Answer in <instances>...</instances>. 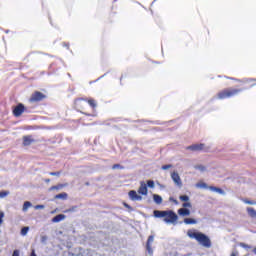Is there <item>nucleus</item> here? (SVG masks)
I'll use <instances>...</instances> for the list:
<instances>
[{
    "instance_id": "obj_1",
    "label": "nucleus",
    "mask_w": 256,
    "mask_h": 256,
    "mask_svg": "<svg viewBox=\"0 0 256 256\" xmlns=\"http://www.w3.org/2000/svg\"><path fill=\"white\" fill-rule=\"evenodd\" d=\"M87 104L90 105L92 109L97 107V102L93 98H76L74 100V109L79 113H82V115H86V117H93L92 114L87 113Z\"/></svg>"
},
{
    "instance_id": "obj_2",
    "label": "nucleus",
    "mask_w": 256,
    "mask_h": 256,
    "mask_svg": "<svg viewBox=\"0 0 256 256\" xmlns=\"http://www.w3.org/2000/svg\"><path fill=\"white\" fill-rule=\"evenodd\" d=\"M154 217L157 219H163L164 223H168L171 225H177V221L179 216L173 210H154L153 212Z\"/></svg>"
},
{
    "instance_id": "obj_3",
    "label": "nucleus",
    "mask_w": 256,
    "mask_h": 256,
    "mask_svg": "<svg viewBox=\"0 0 256 256\" xmlns=\"http://www.w3.org/2000/svg\"><path fill=\"white\" fill-rule=\"evenodd\" d=\"M187 235L190 239H196L202 247H206V249L211 247V239L202 232H197V230H188Z\"/></svg>"
},
{
    "instance_id": "obj_4",
    "label": "nucleus",
    "mask_w": 256,
    "mask_h": 256,
    "mask_svg": "<svg viewBox=\"0 0 256 256\" xmlns=\"http://www.w3.org/2000/svg\"><path fill=\"white\" fill-rule=\"evenodd\" d=\"M245 89L246 88H225L216 94V99L220 101L231 99V97H236V95H239V93H242Z\"/></svg>"
},
{
    "instance_id": "obj_5",
    "label": "nucleus",
    "mask_w": 256,
    "mask_h": 256,
    "mask_svg": "<svg viewBox=\"0 0 256 256\" xmlns=\"http://www.w3.org/2000/svg\"><path fill=\"white\" fill-rule=\"evenodd\" d=\"M44 99H47L45 94L40 91H35L29 98V103H41V101H44Z\"/></svg>"
},
{
    "instance_id": "obj_6",
    "label": "nucleus",
    "mask_w": 256,
    "mask_h": 256,
    "mask_svg": "<svg viewBox=\"0 0 256 256\" xmlns=\"http://www.w3.org/2000/svg\"><path fill=\"white\" fill-rule=\"evenodd\" d=\"M196 187H200L201 189H209L210 191H214L215 193H219V195H225V191L219 187L215 186H207V183L201 182L196 184Z\"/></svg>"
},
{
    "instance_id": "obj_7",
    "label": "nucleus",
    "mask_w": 256,
    "mask_h": 256,
    "mask_svg": "<svg viewBox=\"0 0 256 256\" xmlns=\"http://www.w3.org/2000/svg\"><path fill=\"white\" fill-rule=\"evenodd\" d=\"M24 111H26L25 105H23V103H19L16 107H14L12 113L14 117H21Z\"/></svg>"
},
{
    "instance_id": "obj_8",
    "label": "nucleus",
    "mask_w": 256,
    "mask_h": 256,
    "mask_svg": "<svg viewBox=\"0 0 256 256\" xmlns=\"http://www.w3.org/2000/svg\"><path fill=\"white\" fill-rule=\"evenodd\" d=\"M171 179L177 185L178 187L183 186V182L181 181V176H179V173L177 172H172L171 173Z\"/></svg>"
},
{
    "instance_id": "obj_9",
    "label": "nucleus",
    "mask_w": 256,
    "mask_h": 256,
    "mask_svg": "<svg viewBox=\"0 0 256 256\" xmlns=\"http://www.w3.org/2000/svg\"><path fill=\"white\" fill-rule=\"evenodd\" d=\"M155 241V235H150L146 242V250L149 253V255H152L153 248L151 247V244Z\"/></svg>"
},
{
    "instance_id": "obj_10",
    "label": "nucleus",
    "mask_w": 256,
    "mask_h": 256,
    "mask_svg": "<svg viewBox=\"0 0 256 256\" xmlns=\"http://www.w3.org/2000/svg\"><path fill=\"white\" fill-rule=\"evenodd\" d=\"M186 149L188 151H203V149H205V144L203 143L193 144V145L187 146Z\"/></svg>"
},
{
    "instance_id": "obj_11",
    "label": "nucleus",
    "mask_w": 256,
    "mask_h": 256,
    "mask_svg": "<svg viewBox=\"0 0 256 256\" xmlns=\"http://www.w3.org/2000/svg\"><path fill=\"white\" fill-rule=\"evenodd\" d=\"M22 141H23L24 147H29V145H31L32 143H35V139H33L32 135L23 136Z\"/></svg>"
},
{
    "instance_id": "obj_12",
    "label": "nucleus",
    "mask_w": 256,
    "mask_h": 256,
    "mask_svg": "<svg viewBox=\"0 0 256 256\" xmlns=\"http://www.w3.org/2000/svg\"><path fill=\"white\" fill-rule=\"evenodd\" d=\"M128 195L132 201H141V199H143V197L141 195H138L137 191L135 190L129 191Z\"/></svg>"
},
{
    "instance_id": "obj_13",
    "label": "nucleus",
    "mask_w": 256,
    "mask_h": 256,
    "mask_svg": "<svg viewBox=\"0 0 256 256\" xmlns=\"http://www.w3.org/2000/svg\"><path fill=\"white\" fill-rule=\"evenodd\" d=\"M178 215H180V217H189V215H191V210L187 208H180L178 209Z\"/></svg>"
},
{
    "instance_id": "obj_14",
    "label": "nucleus",
    "mask_w": 256,
    "mask_h": 256,
    "mask_svg": "<svg viewBox=\"0 0 256 256\" xmlns=\"http://www.w3.org/2000/svg\"><path fill=\"white\" fill-rule=\"evenodd\" d=\"M139 195H147L148 189H147V184L144 182H141L140 187L138 189Z\"/></svg>"
},
{
    "instance_id": "obj_15",
    "label": "nucleus",
    "mask_w": 256,
    "mask_h": 256,
    "mask_svg": "<svg viewBox=\"0 0 256 256\" xmlns=\"http://www.w3.org/2000/svg\"><path fill=\"white\" fill-rule=\"evenodd\" d=\"M246 211H247L249 217H251L252 219H256V210H255V208H253V207H248V208L246 209Z\"/></svg>"
},
{
    "instance_id": "obj_16",
    "label": "nucleus",
    "mask_w": 256,
    "mask_h": 256,
    "mask_svg": "<svg viewBox=\"0 0 256 256\" xmlns=\"http://www.w3.org/2000/svg\"><path fill=\"white\" fill-rule=\"evenodd\" d=\"M67 183H64V184H58L56 186H52L49 188V191H59V189H63V187H67Z\"/></svg>"
},
{
    "instance_id": "obj_17",
    "label": "nucleus",
    "mask_w": 256,
    "mask_h": 256,
    "mask_svg": "<svg viewBox=\"0 0 256 256\" xmlns=\"http://www.w3.org/2000/svg\"><path fill=\"white\" fill-rule=\"evenodd\" d=\"M153 199L156 205H161V203H163V198L159 196V194H154Z\"/></svg>"
},
{
    "instance_id": "obj_18",
    "label": "nucleus",
    "mask_w": 256,
    "mask_h": 256,
    "mask_svg": "<svg viewBox=\"0 0 256 256\" xmlns=\"http://www.w3.org/2000/svg\"><path fill=\"white\" fill-rule=\"evenodd\" d=\"M63 219H65V215L58 214L52 219V221H53V223H59L60 221H63Z\"/></svg>"
},
{
    "instance_id": "obj_19",
    "label": "nucleus",
    "mask_w": 256,
    "mask_h": 256,
    "mask_svg": "<svg viewBox=\"0 0 256 256\" xmlns=\"http://www.w3.org/2000/svg\"><path fill=\"white\" fill-rule=\"evenodd\" d=\"M184 223H185V225H196L197 220H195L193 218H185Z\"/></svg>"
},
{
    "instance_id": "obj_20",
    "label": "nucleus",
    "mask_w": 256,
    "mask_h": 256,
    "mask_svg": "<svg viewBox=\"0 0 256 256\" xmlns=\"http://www.w3.org/2000/svg\"><path fill=\"white\" fill-rule=\"evenodd\" d=\"M67 197H68L67 193L63 192L55 195L54 199H67Z\"/></svg>"
},
{
    "instance_id": "obj_21",
    "label": "nucleus",
    "mask_w": 256,
    "mask_h": 256,
    "mask_svg": "<svg viewBox=\"0 0 256 256\" xmlns=\"http://www.w3.org/2000/svg\"><path fill=\"white\" fill-rule=\"evenodd\" d=\"M29 207H31V202H29V201L24 202L22 211H24V212L27 211V209H29Z\"/></svg>"
},
{
    "instance_id": "obj_22",
    "label": "nucleus",
    "mask_w": 256,
    "mask_h": 256,
    "mask_svg": "<svg viewBox=\"0 0 256 256\" xmlns=\"http://www.w3.org/2000/svg\"><path fill=\"white\" fill-rule=\"evenodd\" d=\"M27 233H29V227H23V228L21 229V235H22L23 237H25V235H27Z\"/></svg>"
},
{
    "instance_id": "obj_23",
    "label": "nucleus",
    "mask_w": 256,
    "mask_h": 256,
    "mask_svg": "<svg viewBox=\"0 0 256 256\" xmlns=\"http://www.w3.org/2000/svg\"><path fill=\"white\" fill-rule=\"evenodd\" d=\"M243 203H246V205H256V202L253 200L243 199Z\"/></svg>"
},
{
    "instance_id": "obj_24",
    "label": "nucleus",
    "mask_w": 256,
    "mask_h": 256,
    "mask_svg": "<svg viewBox=\"0 0 256 256\" xmlns=\"http://www.w3.org/2000/svg\"><path fill=\"white\" fill-rule=\"evenodd\" d=\"M147 186L150 187V189H153L155 187V181L148 180L147 181Z\"/></svg>"
},
{
    "instance_id": "obj_25",
    "label": "nucleus",
    "mask_w": 256,
    "mask_h": 256,
    "mask_svg": "<svg viewBox=\"0 0 256 256\" xmlns=\"http://www.w3.org/2000/svg\"><path fill=\"white\" fill-rule=\"evenodd\" d=\"M180 201H184L185 203H187V201H189V196L187 195H182L179 197Z\"/></svg>"
},
{
    "instance_id": "obj_26",
    "label": "nucleus",
    "mask_w": 256,
    "mask_h": 256,
    "mask_svg": "<svg viewBox=\"0 0 256 256\" xmlns=\"http://www.w3.org/2000/svg\"><path fill=\"white\" fill-rule=\"evenodd\" d=\"M75 209H77V206H72L71 208L65 210L64 213H73V211H75Z\"/></svg>"
},
{
    "instance_id": "obj_27",
    "label": "nucleus",
    "mask_w": 256,
    "mask_h": 256,
    "mask_svg": "<svg viewBox=\"0 0 256 256\" xmlns=\"http://www.w3.org/2000/svg\"><path fill=\"white\" fill-rule=\"evenodd\" d=\"M195 169H198L199 171H205V166L203 165H196L194 166Z\"/></svg>"
},
{
    "instance_id": "obj_28",
    "label": "nucleus",
    "mask_w": 256,
    "mask_h": 256,
    "mask_svg": "<svg viewBox=\"0 0 256 256\" xmlns=\"http://www.w3.org/2000/svg\"><path fill=\"white\" fill-rule=\"evenodd\" d=\"M49 175H51L52 177H59V175H61V172H50Z\"/></svg>"
},
{
    "instance_id": "obj_29",
    "label": "nucleus",
    "mask_w": 256,
    "mask_h": 256,
    "mask_svg": "<svg viewBox=\"0 0 256 256\" xmlns=\"http://www.w3.org/2000/svg\"><path fill=\"white\" fill-rule=\"evenodd\" d=\"M9 195V192L7 191H2L0 192V198L3 199V197H7Z\"/></svg>"
},
{
    "instance_id": "obj_30",
    "label": "nucleus",
    "mask_w": 256,
    "mask_h": 256,
    "mask_svg": "<svg viewBox=\"0 0 256 256\" xmlns=\"http://www.w3.org/2000/svg\"><path fill=\"white\" fill-rule=\"evenodd\" d=\"M183 209L191 208V202H185L182 204Z\"/></svg>"
},
{
    "instance_id": "obj_31",
    "label": "nucleus",
    "mask_w": 256,
    "mask_h": 256,
    "mask_svg": "<svg viewBox=\"0 0 256 256\" xmlns=\"http://www.w3.org/2000/svg\"><path fill=\"white\" fill-rule=\"evenodd\" d=\"M112 169H123V166H121L120 164H114L112 166Z\"/></svg>"
},
{
    "instance_id": "obj_32",
    "label": "nucleus",
    "mask_w": 256,
    "mask_h": 256,
    "mask_svg": "<svg viewBox=\"0 0 256 256\" xmlns=\"http://www.w3.org/2000/svg\"><path fill=\"white\" fill-rule=\"evenodd\" d=\"M3 217H5V213L0 212V225H3Z\"/></svg>"
},
{
    "instance_id": "obj_33",
    "label": "nucleus",
    "mask_w": 256,
    "mask_h": 256,
    "mask_svg": "<svg viewBox=\"0 0 256 256\" xmlns=\"http://www.w3.org/2000/svg\"><path fill=\"white\" fill-rule=\"evenodd\" d=\"M240 247H243V249H251V246L245 244V243H241Z\"/></svg>"
},
{
    "instance_id": "obj_34",
    "label": "nucleus",
    "mask_w": 256,
    "mask_h": 256,
    "mask_svg": "<svg viewBox=\"0 0 256 256\" xmlns=\"http://www.w3.org/2000/svg\"><path fill=\"white\" fill-rule=\"evenodd\" d=\"M169 201H172V203H175V205H179V202L177 201V199L170 197Z\"/></svg>"
},
{
    "instance_id": "obj_35",
    "label": "nucleus",
    "mask_w": 256,
    "mask_h": 256,
    "mask_svg": "<svg viewBox=\"0 0 256 256\" xmlns=\"http://www.w3.org/2000/svg\"><path fill=\"white\" fill-rule=\"evenodd\" d=\"M35 209H45V206L44 205H36Z\"/></svg>"
},
{
    "instance_id": "obj_36",
    "label": "nucleus",
    "mask_w": 256,
    "mask_h": 256,
    "mask_svg": "<svg viewBox=\"0 0 256 256\" xmlns=\"http://www.w3.org/2000/svg\"><path fill=\"white\" fill-rule=\"evenodd\" d=\"M123 206L126 208V209H131V206L129 204H127L126 202L123 203Z\"/></svg>"
},
{
    "instance_id": "obj_37",
    "label": "nucleus",
    "mask_w": 256,
    "mask_h": 256,
    "mask_svg": "<svg viewBox=\"0 0 256 256\" xmlns=\"http://www.w3.org/2000/svg\"><path fill=\"white\" fill-rule=\"evenodd\" d=\"M12 256H19V250H14Z\"/></svg>"
},
{
    "instance_id": "obj_38",
    "label": "nucleus",
    "mask_w": 256,
    "mask_h": 256,
    "mask_svg": "<svg viewBox=\"0 0 256 256\" xmlns=\"http://www.w3.org/2000/svg\"><path fill=\"white\" fill-rule=\"evenodd\" d=\"M123 79H127V74H124L120 77V81H123Z\"/></svg>"
},
{
    "instance_id": "obj_39",
    "label": "nucleus",
    "mask_w": 256,
    "mask_h": 256,
    "mask_svg": "<svg viewBox=\"0 0 256 256\" xmlns=\"http://www.w3.org/2000/svg\"><path fill=\"white\" fill-rule=\"evenodd\" d=\"M169 168H171V165H164V166H162V169H164V170L169 169Z\"/></svg>"
},
{
    "instance_id": "obj_40",
    "label": "nucleus",
    "mask_w": 256,
    "mask_h": 256,
    "mask_svg": "<svg viewBox=\"0 0 256 256\" xmlns=\"http://www.w3.org/2000/svg\"><path fill=\"white\" fill-rule=\"evenodd\" d=\"M30 256H37V254H35V250H32Z\"/></svg>"
},
{
    "instance_id": "obj_41",
    "label": "nucleus",
    "mask_w": 256,
    "mask_h": 256,
    "mask_svg": "<svg viewBox=\"0 0 256 256\" xmlns=\"http://www.w3.org/2000/svg\"><path fill=\"white\" fill-rule=\"evenodd\" d=\"M51 182V179H46L45 180V183H50Z\"/></svg>"
},
{
    "instance_id": "obj_42",
    "label": "nucleus",
    "mask_w": 256,
    "mask_h": 256,
    "mask_svg": "<svg viewBox=\"0 0 256 256\" xmlns=\"http://www.w3.org/2000/svg\"><path fill=\"white\" fill-rule=\"evenodd\" d=\"M255 81V83H252L251 84V87H255V85H256V80H254Z\"/></svg>"
},
{
    "instance_id": "obj_43",
    "label": "nucleus",
    "mask_w": 256,
    "mask_h": 256,
    "mask_svg": "<svg viewBox=\"0 0 256 256\" xmlns=\"http://www.w3.org/2000/svg\"><path fill=\"white\" fill-rule=\"evenodd\" d=\"M227 79H230V80H232V81L235 80V78H231V77H227Z\"/></svg>"
},
{
    "instance_id": "obj_44",
    "label": "nucleus",
    "mask_w": 256,
    "mask_h": 256,
    "mask_svg": "<svg viewBox=\"0 0 256 256\" xmlns=\"http://www.w3.org/2000/svg\"><path fill=\"white\" fill-rule=\"evenodd\" d=\"M253 253L256 255V247L253 249Z\"/></svg>"
},
{
    "instance_id": "obj_45",
    "label": "nucleus",
    "mask_w": 256,
    "mask_h": 256,
    "mask_svg": "<svg viewBox=\"0 0 256 256\" xmlns=\"http://www.w3.org/2000/svg\"><path fill=\"white\" fill-rule=\"evenodd\" d=\"M231 256H237V254H235V253H232V254H231Z\"/></svg>"
},
{
    "instance_id": "obj_46",
    "label": "nucleus",
    "mask_w": 256,
    "mask_h": 256,
    "mask_svg": "<svg viewBox=\"0 0 256 256\" xmlns=\"http://www.w3.org/2000/svg\"><path fill=\"white\" fill-rule=\"evenodd\" d=\"M241 83H242V84H241L242 86L245 85V82H241Z\"/></svg>"
}]
</instances>
